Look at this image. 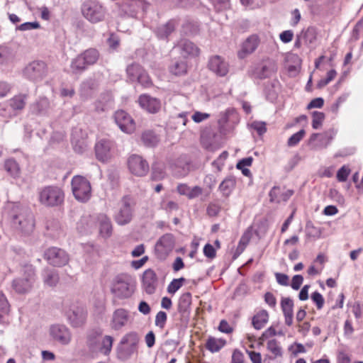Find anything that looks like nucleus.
Listing matches in <instances>:
<instances>
[{
	"label": "nucleus",
	"instance_id": "1",
	"mask_svg": "<svg viewBox=\"0 0 363 363\" xmlns=\"http://www.w3.org/2000/svg\"><path fill=\"white\" fill-rule=\"evenodd\" d=\"M18 213L13 215L11 225L21 236H30L35 228V219L33 213L28 208L16 206Z\"/></svg>",
	"mask_w": 363,
	"mask_h": 363
},
{
	"label": "nucleus",
	"instance_id": "2",
	"mask_svg": "<svg viewBox=\"0 0 363 363\" xmlns=\"http://www.w3.org/2000/svg\"><path fill=\"white\" fill-rule=\"evenodd\" d=\"M113 337L110 335H103L101 330H92L86 336V345L92 352L108 356L112 350Z\"/></svg>",
	"mask_w": 363,
	"mask_h": 363
},
{
	"label": "nucleus",
	"instance_id": "3",
	"mask_svg": "<svg viewBox=\"0 0 363 363\" xmlns=\"http://www.w3.org/2000/svg\"><path fill=\"white\" fill-rule=\"evenodd\" d=\"M35 269L31 264L25 265L21 277L12 281L11 287L18 294H26L31 291L35 281Z\"/></svg>",
	"mask_w": 363,
	"mask_h": 363
},
{
	"label": "nucleus",
	"instance_id": "4",
	"mask_svg": "<svg viewBox=\"0 0 363 363\" xmlns=\"http://www.w3.org/2000/svg\"><path fill=\"white\" fill-rule=\"evenodd\" d=\"M82 16L91 23L104 21L107 15L106 8L97 0H86L81 6Z\"/></svg>",
	"mask_w": 363,
	"mask_h": 363
},
{
	"label": "nucleus",
	"instance_id": "5",
	"mask_svg": "<svg viewBox=\"0 0 363 363\" xmlns=\"http://www.w3.org/2000/svg\"><path fill=\"white\" fill-rule=\"evenodd\" d=\"M111 291L119 298H130L135 291L132 278L125 274L118 275L112 284Z\"/></svg>",
	"mask_w": 363,
	"mask_h": 363
},
{
	"label": "nucleus",
	"instance_id": "6",
	"mask_svg": "<svg viewBox=\"0 0 363 363\" xmlns=\"http://www.w3.org/2000/svg\"><path fill=\"white\" fill-rule=\"evenodd\" d=\"M135 206L136 199L133 196H123L120 201L118 211L114 216L116 222L121 225L130 223L133 216Z\"/></svg>",
	"mask_w": 363,
	"mask_h": 363
},
{
	"label": "nucleus",
	"instance_id": "7",
	"mask_svg": "<svg viewBox=\"0 0 363 363\" xmlns=\"http://www.w3.org/2000/svg\"><path fill=\"white\" fill-rule=\"evenodd\" d=\"M71 186L73 195L78 201L86 203L91 199V184L85 177L80 175L73 177Z\"/></svg>",
	"mask_w": 363,
	"mask_h": 363
},
{
	"label": "nucleus",
	"instance_id": "8",
	"mask_svg": "<svg viewBox=\"0 0 363 363\" xmlns=\"http://www.w3.org/2000/svg\"><path fill=\"white\" fill-rule=\"evenodd\" d=\"M64 192L56 186H48L39 191V201L45 206H57L64 201Z\"/></svg>",
	"mask_w": 363,
	"mask_h": 363
},
{
	"label": "nucleus",
	"instance_id": "9",
	"mask_svg": "<svg viewBox=\"0 0 363 363\" xmlns=\"http://www.w3.org/2000/svg\"><path fill=\"white\" fill-rule=\"evenodd\" d=\"M47 72V65L43 61L34 60L26 66L23 74L28 80L36 82L43 80Z\"/></svg>",
	"mask_w": 363,
	"mask_h": 363
},
{
	"label": "nucleus",
	"instance_id": "10",
	"mask_svg": "<svg viewBox=\"0 0 363 363\" xmlns=\"http://www.w3.org/2000/svg\"><path fill=\"white\" fill-rule=\"evenodd\" d=\"M126 73L128 79L132 82H137L142 86L148 87L151 85V79L146 71L137 63H133L126 68Z\"/></svg>",
	"mask_w": 363,
	"mask_h": 363
},
{
	"label": "nucleus",
	"instance_id": "11",
	"mask_svg": "<svg viewBox=\"0 0 363 363\" xmlns=\"http://www.w3.org/2000/svg\"><path fill=\"white\" fill-rule=\"evenodd\" d=\"M44 258L50 264L58 267L66 265L69 260L65 250L55 247L47 249L44 252Z\"/></svg>",
	"mask_w": 363,
	"mask_h": 363
},
{
	"label": "nucleus",
	"instance_id": "12",
	"mask_svg": "<svg viewBox=\"0 0 363 363\" xmlns=\"http://www.w3.org/2000/svg\"><path fill=\"white\" fill-rule=\"evenodd\" d=\"M139 342V336L136 332L132 331L124 335L121 341L120 345H127V348H121L118 354L124 358L130 357L137 350V345Z\"/></svg>",
	"mask_w": 363,
	"mask_h": 363
},
{
	"label": "nucleus",
	"instance_id": "13",
	"mask_svg": "<svg viewBox=\"0 0 363 363\" xmlns=\"http://www.w3.org/2000/svg\"><path fill=\"white\" fill-rule=\"evenodd\" d=\"M96 159L101 162H108L113 155L114 143L108 139H101L95 144Z\"/></svg>",
	"mask_w": 363,
	"mask_h": 363
},
{
	"label": "nucleus",
	"instance_id": "14",
	"mask_svg": "<svg viewBox=\"0 0 363 363\" xmlns=\"http://www.w3.org/2000/svg\"><path fill=\"white\" fill-rule=\"evenodd\" d=\"M130 172L137 177H144L149 172L147 162L138 155H132L128 160Z\"/></svg>",
	"mask_w": 363,
	"mask_h": 363
},
{
	"label": "nucleus",
	"instance_id": "15",
	"mask_svg": "<svg viewBox=\"0 0 363 363\" xmlns=\"http://www.w3.org/2000/svg\"><path fill=\"white\" fill-rule=\"evenodd\" d=\"M50 335L52 340L62 345H67L72 340V333L65 325L55 324L50 328Z\"/></svg>",
	"mask_w": 363,
	"mask_h": 363
},
{
	"label": "nucleus",
	"instance_id": "16",
	"mask_svg": "<svg viewBox=\"0 0 363 363\" xmlns=\"http://www.w3.org/2000/svg\"><path fill=\"white\" fill-rule=\"evenodd\" d=\"M114 119L119 128L124 133L130 134L135 130V123L133 118L125 111H117Z\"/></svg>",
	"mask_w": 363,
	"mask_h": 363
},
{
	"label": "nucleus",
	"instance_id": "17",
	"mask_svg": "<svg viewBox=\"0 0 363 363\" xmlns=\"http://www.w3.org/2000/svg\"><path fill=\"white\" fill-rule=\"evenodd\" d=\"M87 311L83 306H73L67 312L70 325L74 328L82 326L86 320Z\"/></svg>",
	"mask_w": 363,
	"mask_h": 363
},
{
	"label": "nucleus",
	"instance_id": "18",
	"mask_svg": "<svg viewBox=\"0 0 363 363\" xmlns=\"http://www.w3.org/2000/svg\"><path fill=\"white\" fill-rule=\"evenodd\" d=\"M130 312L125 308L116 309L112 314L111 327L114 330H119L127 325L130 320Z\"/></svg>",
	"mask_w": 363,
	"mask_h": 363
},
{
	"label": "nucleus",
	"instance_id": "19",
	"mask_svg": "<svg viewBox=\"0 0 363 363\" xmlns=\"http://www.w3.org/2000/svg\"><path fill=\"white\" fill-rule=\"evenodd\" d=\"M157 277L152 269H146L143 275V286L147 294H153L157 286Z\"/></svg>",
	"mask_w": 363,
	"mask_h": 363
},
{
	"label": "nucleus",
	"instance_id": "20",
	"mask_svg": "<svg viewBox=\"0 0 363 363\" xmlns=\"http://www.w3.org/2000/svg\"><path fill=\"white\" fill-rule=\"evenodd\" d=\"M140 106L150 113H155L161 108L160 101L147 94H142L138 99Z\"/></svg>",
	"mask_w": 363,
	"mask_h": 363
},
{
	"label": "nucleus",
	"instance_id": "21",
	"mask_svg": "<svg viewBox=\"0 0 363 363\" xmlns=\"http://www.w3.org/2000/svg\"><path fill=\"white\" fill-rule=\"evenodd\" d=\"M208 67L220 77L225 76L228 72V65L218 55L213 56L209 60Z\"/></svg>",
	"mask_w": 363,
	"mask_h": 363
},
{
	"label": "nucleus",
	"instance_id": "22",
	"mask_svg": "<svg viewBox=\"0 0 363 363\" xmlns=\"http://www.w3.org/2000/svg\"><path fill=\"white\" fill-rule=\"evenodd\" d=\"M180 54L184 57H196L199 55V48L192 42L188 40H182L177 46Z\"/></svg>",
	"mask_w": 363,
	"mask_h": 363
},
{
	"label": "nucleus",
	"instance_id": "23",
	"mask_svg": "<svg viewBox=\"0 0 363 363\" xmlns=\"http://www.w3.org/2000/svg\"><path fill=\"white\" fill-rule=\"evenodd\" d=\"M281 308L284 316L285 324L291 326L294 318V302L289 297H283L281 300Z\"/></svg>",
	"mask_w": 363,
	"mask_h": 363
},
{
	"label": "nucleus",
	"instance_id": "24",
	"mask_svg": "<svg viewBox=\"0 0 363 363\" xmlns=\"http://www.w3.org/2000/svg\"><path fill=\"white\" fill-rule=\"evenodd\" d=\"M50 108L49 100L45 97H41L30 105L29 109L31 114L36 116L46 115Z\"/></svg>",
	"mask_w": 363,
	"mask_h": 363
},
{
	"label": "nucleus",
	"instance_id": "25",
	"mask_svg": "<svg viewBox=\"0 0 363 363\" xmlns=\"http://www.w3.org/2000/svg\"><path fill=\"white\" fill-rule=\"evenodd\" d=\"M174 245V237L172 234L167 233L162 235L157 242L155 250L162 254H167L172 250Z\"/></svg>",
	"mask_w": 363,
	"mask_h": 363
},
{
	"label": "nucleus",
	"instance_id": "26",
	"mask_svg": "<svg viewBox=\"0 0 363 363\" xmlns=\"http://www.w3.org/2000/svg\"><path fill=\"white\" fill-rule=\"evenodd\" d=\"M293 194V190L282 191L279 186H274L269 191V196L271 202L280 203L287 201Z\"/></svg>",
	"mask_w": 363,
	"mask_h": 363
},
{
	"label": "nucleus",
	"instance_id": "27",
	"mask_svg": "<svg viewBox=\"0 0 363 363\" xmlns=\"http://www.w3.org/2000/svg\"><path fill=\"white\" fill-rule=\"evenodd\" d=\"M43 284L48 287H55L60 281L57 272L50 268H45L41 273Z\"/></svg>",
	"mask_w": 363,
	"mask_h": 363
},
{
	"label": "nucleus",
	"instance_id": "28",
	"mask_svg": "<svg viewBox=\"0 0 363 363\" xmlns=\"http://www.w3.org/2000/svg\"><path fill=\"white\" fill-rule=\"evenodd\" d=\"M276 71L277 67L274 62L269 61L264 65L256 67L253 74L255 77L262 79L270 77Z\"/></svg>",
	"mask_w": 363,
	"mask_h": 363
},
{
	"label": "nucleus",
	"instance_id": "29",
	"mask_svg": "<svg viewBox=\"0 0 363 363\" xmlns=\"http://www.w3.org/2000/svg\"><path fill=\"white\" fill-rule=\"evenodd\" d=\"M337 131L333 128H331L322 134L319 133H313L309 139V144H313L318 136L320 137V145L323 147H327L328 145L331 143L335 136Z\"/></svg>",
	"mask_w": 363,
	"mask_h": 363
},
{
	"label": "nucleus",
	"instance_id": "30",
	"mask_svg": "<svg viewBox=\"0 0 363 363\" xmlns=\"http://www.w3.org/2000/svg\"><path fill=\"white\" fill-rule=\"evenodd\" d=\"M28 95L26 94H20L10 99L7 103L10 105L13 111L18 115L26 106Z\"/></svg>",
	"mask_w": 363,
	"mask_h": 363
},
{
	"label": "nucleus",
	"instance_id": "31",
	"mask_svg": "<svg viewBox=\"0 0 363 363\" xmlns=\"http://www.w3.org/2000/svg\"><path fill=\"white\" fill-rule=\"evenodd\" d=\"M259 40L257 35H252L246 39L242 44L241 52L239 53L240 57H243L242 53L246 55L253 52L257 48Z\"/></svg>",
	"mask_w": 363,
	"mask_h": 363
},
{
	"label": "nucleus",
	"instance_id": "32",
	"mask_svg": "<svg viewBox=\"0 0 363 363\" xmlns=\"http://www.w3.org/2000/svg\"><path fill=\"white\" fill-rule=\"evenodd\" d=\"M98 220L101 235L104 238L109 237L112 232V225L110 219L106 215H101Z\"/></svg>",
	"mask_w": 363,
	"mask_h": 363
},
{
	"label": "nucleus",
	"instance_id": "33",
	"mask_svg": "<svg viewBox=\"0 0 363 363\" xmlns=\"http://www.w3.org/2000/svg\"><path fill=\"white\" fill-rule=\"evenodd\" d=\"M269 320V313L266 310H262L252 318V325L256 330H260L264 327Z\"/></svg>",
	"mask_w": 363,
	"mask_h": 363
},
{
	"label": "nucleus",
	"instance_id": "34",
	"mask_svg": "<svg viewBox=\"0 0 363 363\" xmlns=\"http://www.w3.org/2000/svg\"><path fill=\"white\" fill-rule=\"evenodd\" d=\"M236 181L233 177H226L219 185V190L224 196H228L235 186Z\"/></svg>",
	"mask_w": 363,
	"mask_h": 363
},
{
	"label": "nucleus",
	"instance_id": "35",
	"mask_svg": "<svg viewBox=\"0 0 363 363\" xmlns=\"http://www.w3.org/2000/svg\"><path fill=\"white\" fill-rule=\"evenodd\" d=\"M143 143L147 147H154L160 141L159 136L152 130L144 131L141 135Z\"/></svg>",
	"mask_w": 363,
	"mask_h": 363
},
{
	"label": "nucleus",
	"instance_id": "36",
	"mask_svg": "<svg viewBox=\"0 0 363 363\" xmlns=\"http://www.w3.org/2000/svg\"><path fill=\"white\" fill-rule=\"evenodd\" d=\"M191 303V294L189 292L183 294L179 299L178 303V311L182 314H185L188 312L190 305Z\"/></svg>",
	"mask_w": 363,
	"mask_h": 363
},
{
	"label": "nucleus",
	"instance_id": "37",
	"mask_svg": "<svg viewBox=\"0 0 363 363\" xmlns=\"http://www.w3.org/2000/svg\"><path fill=\"white\" fill-rule=\"evenodd\" d=\"M174 23L172 21H169L167 23L159 26L156 30V34L160 38H166L174 30Z\"/></svg>",
	"mask_w": 363,
	"mask_h": 363
},
{
	"label": "nucleus",
	"instance_id": "38",
	"mask_svg": "<svg viewBox=\"0 0 363 363\" xmlns=\"http://www.w3.org/2000/svg\"><path fill=\"white\" fill-rule=\"evenodd\" d=\"M225 345V340L210 337L206 343V347L211 352H217Z\"/></svg>",
	"mask_w": 363,
	"mask_h": 363
},
{
	"label": "nucleus",
	"instance_id": "39",
	"mask_svg": "<svg viewBox=\"0 0 363 363\" xmlns=\"http://www.w3.org/2000/svg\"><path fill=\"white\" fill-rule=\"evenodd\" d=\"M251 239V234L250 232H245L241 236L240 240L238 242V247L235 250L234 254V258H237L240 255H241L245 250L247 245L249 244Z\"/></svg>",
	"mask_w": 363,
	"mask_h": 363
},
{
	"label": "nucleus",
	"instance_id": "40",
	"mask_svg": "<svg viewBox=\"0 0 363 363\" xmlns=\"http://www.w3.org/2000/svg\"><path fill=\"white\" fill-rule=\"evenodd\" d=\"M81 55L88 66L94 65L99 57V53L98 50L93 48L85 50Z\"/></svg>",
	"mask_w": 363,
	"mask_h": 363
},
{
	"label": "nucleus",
	"instance_id": "41",
	"mask_svg": "<svg viewBox=\"0 0 363 363\" xmlns=\"http://www.w3.org/2000/svg\"><path fill=\"white\" fill-rule=\"evenodd\" d=\"M301 36L303 39V43L306 45L313 43L316 40V30L313 27H308L306 30H303L301 33Z\"/></svg>",
	"mask_w": 363,
	"mask_h": 363
},
{
	"label": "nucleus",
	"instance_id": "42",
	"mask_svg": "<svg viewBox=\"0 0 363 363\" xmlns=\"http://www.w3.org/2000/svg\"><path fill=\"white\" fill-rule=\"evenodd\" d=\"M9 311V304L6 296L0 294V323H6L8 321L6 320Z\"/></svg>",
	"mask_w": 363,
	"mask_h": 363
},
{
	"label": "nucleus",
	"instance_id": "43",
	"mask_svg": "<svg viewBox=\"0 0 363 363\" xmlns=\"http://www.w3.org/2000/svg\"><path fill=\"white\" fill-rule=\"evenodd\" d=\"M5 170L13 177H17L20 173V168L16 160L9 159L4 163Z\"/></svg>",
	"mask_w": 363,
	"mask_h": 363
},
{
	"label": "nucleus",
	"instance_id": "44",
	"mask_svg": "<svg viewBox=\"0 0 363 363\" xmlns=\"http://www.w3.org/2000/svg\"><path fill=\"white\" fill-rule=\"evenodd\" d=\"M88 65L84 61L82 55H79L74 59L71 64V68L74 72H82L86 69Z\"/></svg>",
	"mask_w": 363,
	"mask_h": 363
},
{
	"label": "nucleus",
	"instance_id": "45",
	"mask_svg": "<svg viewBox=\"0 0 363 363\" xmlns=\"http://www.w3.org/2000/svg\"><path fill=\"white\" fill-rule=\"evenodd\" d=\"M267 348L270 352H272V354H273L274 358L282 356V348L277 340L273 339L269 340L267 344Z\"/></svg>",
	"mask_w": 363,
	"mask_h": 363
},
{
	"label": "nucleus",
	"instance_id": "46",
	"mask_svg": "<svg viewBox=\"0 0 363 363\" xmlns=\"http://www.w3.org/2000/svg\"><path fill=\"white\" fill-rule=\"evenodd\" d=\"M186 62L177 61L169 67V71L174 75H182L186 72Z\"/></svg>",
	"mask_w": 363,
	"mask_h": 363
},
{
	"label": "nucleus",
	"instance_id": "47",
	"mask_svg": "<svg viewBox=\"0 0 363 363\" xmlns=\"http://www.w3.org/2000/svg\"><path fill=\"white\" fill-rule=\"evenodd\" d=\"M16 116V113L7 102L0 106V116L4 118L6 121Z\"/></svg>",
	"mask_w": 363,
	"mask_h": 363
},
{
	"label": "nucleus",
	"instance_id": "48",
	"mask_svg": "<svg viewBox=\"0 0 363 363\" xmlns=\"http://www.w3.org/2000/svg\"><path fill=\"white\" fill-rule=\"evenodd\" d=\"M313 121H312V127L313 129H319L322 125L323 122L325 119V114L323 112L320 111H313L312 113Z\"/></svg>",
	"mask_w": 363,
	"mask_h": 363
},
{
	"label": "nucleus",
	"instance_id": "49",
	"mask_svg": "<svg viewBox=\"0 0 363 363\" xmlns=\"http://www.w3.org/2000/svg\"><path fill=\"white\" fill-rule=\"evenodd\" d=\"M186 279L183 277L174 279L167 286L169 294H175L183 285Z\"/></svg>",
	"mask_w": 363,
	"mask_h": 363
},
{
	"label": "nucleus",
	"instance_id": "50",
	"mask_svg": "<svg viewBox=\"0 0 363 363\" xmlns=\"http://www.w3.org/2000/svg\"><path fill=\"white\" fill-rule=\"evenodd\" d=\"M306 132L303 129L300 130L298 132L292 135L288 140L287 144L289 146L292 147L296 145L304 137Z\"/></svg>",
	"mask_w": 363,
	"mask_h": 363
},
{
	"label": "nucleus",
	"instance_id": "51",
	"mask_svg": "<svg viewBox=\"0 0 363 363\" xmlns=\"http://www.w3.org/2000/svg\"><path fill=\"white\" fill-rule=\"evenodd\" d=\"M350 172L351 170L348 167L343 165L337 172L336 177L338 182H346L348 176L350 174Z\"/></svg>",
	"mask_w": 363,
	"mask_h": 363
},
{
	"label": "nucleus",
	"instance_id": "52",
	"mask_svg": "<svg viewBox=\"0 0 363 363\" xmlns=\"http://www.w3.org/2000/svg\"><path fill=\"white\" fill-rule=\"evenodd\" d=\"M46 228L48 230L50 231L52 235H57L60 228L59 222L56 220H50L48 221Z\"/></svg>",
	"mask_w": 363,
	"mask_h": 363
},
{
	"label": "nucleus",
	"instance_id": "53",
	"mask_svg": "<svg viewBox=\"0 0 363 363\" xmlns=\"http://www.w3.org/2000/svg\"><path fill=\"white\" fill-rule=\"evenodd\" d=\"M167 313L164 311H159L155 316V323L156 326L163 328L167 322Z\"/></svg>",
	"mask_w": 363,
	"mask_h": 363
},
{
	"label": "nucleus",
	"instance_id": "54",
	"mask_svg": "<svg viewBox=\"0 0 363 363\" xmlns=\"http://www.w3.org/2000/svg\"><path fill=\"white\" fill-rule=\"evenodd\" d=\"M40 27L38 22H26L17 26L16 29L22 31L29 30L33 29H38Z\"/></svg>",
	"mask_w": 363,
	"mask_h": 363
},
{
	"label": "nucleus",
	"instance_id": "55",
	"mask_svg": "<svg viewBox=\"0 0 363 363\" xmlns=\"http://www.w3.org/2000/svg\"><path fill=\"white\" fill-rule=\"evenodd\" d=\"M311 299L315 303L318 309H321L324 305V298L322 294L318 291H315L311 294Z\"/></svg>",
	"mask_w": 363,
	"mask_h": 363
},
{
	"label": "nucleus",
	"instance_id": "56",
	"mask_svg": "<svg viewBox=\"0 0 363 363\" xmlns=\"http://www.w3.org/2000/svg\"><path fill=\"white\" fill-rule=\"evenodd\" d=\"M251 128L257 131V133L262 135H263L266 131V123L262 121H254L250 125Z\"/></svg>",
	"mask_w": 363,
	"mask_h": 363
},
{
	"label": "nucleus",
	"instance_id": "57",
	"mask_svg": "<svg viewBox=\"0 0 363 363\" xmlns=\"http://www.w3.org/2000/svg\"><path fill=\"white\" fill-rule=\"evenodd\" d=\"M303 281V277L302 275L296 274L294 275L291 280V286L294 290H298L300 289Z\"/></svg>",
	"mask_w": 363,
	"mask_h": 363
},
{
	"label": "nucleus",
	"instance_id": "58",
	"mask_svg": "<svg viewBox=\"0 0 363 363\" xmlns=\"http://www.w3.org/2000/svg\"><path fill=\"white\" fill-rule=\"evenodd\" d=\"M202 193L203 189L199 186H195L192 188L190 187L187 198L189 199H193L199 196L201 194H202Z\"/></svg>",
	"mask_w": 363,
	"mask_h": 363
},
{
	"label": "nucleus",
	"instance_id": "59",
	"mask_svg": "<svg viewBox=\"0 0 363 363\" xmlns=\"http://www.w3.org/2000/svg\"><path fill=\"white\" fill-rule=\"evenodd\" d=\"M204 255L210 259H213L216 257V250L213 246L209 243L206 244L203 247Z\"/></svg>",
	"mask_w": 363,
	"mask_h": 363
},
{
	"label": "nucleus",
	"instance_id": "60",
	"mask_svg": "<svg viewBox=\"0 0 363 363\" xmlns=\"http://www.w3.org/2000/svg\"><path fill=\"white\" fill-rule=\"evenodd\" d=\"M294 37V33L291 30H284L280 33L279 38L280 40L284 43H288L291 42Z\"/></svg>",
	"mask_w": 363,
	"mask_h": 363
},
{
	"label": "nucleus",
	"instance_id": "61",
	"mask_svg": "<svg viewBox=\"0 0 363 363\" xmlns=\"http://www.w3.org/2000/svg\"><path fill=\"white\" fill-rule=\"evenodd\" d=\"M218 330L221 333H224L226 334H230L233 332V328L230 326L228 323L225 320H222L220 322Z\"/></svg>",
	"mask_w": 363,
	"mask_h": 363
},
{
	"label": "nucleus",
	"instance_id": "62",
	"mask_svg": "<svg viewBox=\"0 0 363 363\" xmlns=\"http://www.w3.org/2000/svg\"><path fill=\"white\" fill-rule=\"evenodd\" d=\"M209 117L210 115L208 113L196 111L194 113L191 118L195 123H201L203 121L206 120Z\"/></svg>",
	"mask_w": 363,
	"mask_h": 363
},
{
	"label": "nucleus",
	"instance_id": "63",
	"mask_svg": "<svg viewBox=\"0 0 363 363\" xmlns=\"http://www.w3.org/2000/svg\"><path fill=\"white\" fill-rule=\"evenodd\" d=\"M231 363H244V355L240 350L233 351Z\"/></svg>",
	"mask_w": 363,
	"mask_h": 363
},
{
	"label": "nucleus",
	"instance_id": "64",
	"mask_svg": "<svg viewBox=\"0 0 363 363\" xmlns=\"http://www.w3.org/2000/svg\"><path fill=\"white\" fill-rule=\"evenodd\" d=\"M277 281L281 286H288L289 285V277L282 273H276L275 274Z\"/></svg>",
	"mask_w": 363,
	"mask_h": 363
}]
</instances>
